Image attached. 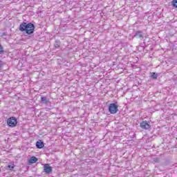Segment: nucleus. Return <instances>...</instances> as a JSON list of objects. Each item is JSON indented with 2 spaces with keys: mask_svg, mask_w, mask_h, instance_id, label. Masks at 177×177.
<instances>
[{
  "mask_svg": "<svg viewBox=\"0 0 177 177\" xmlns=\"http://www.w3.org/2000/svg\"><path fill=\"white\" fill-rule=\"evenodd\" d=\"M44 171L48 174H52V171H53L52 167H50L49 164H45L44 166Z\"/></svg>",
  "mask_w": 177,
  "mask_h": 177,
  "instance_id": "39448f33",
  "label": "nucleus"
},
{
  "mask_svg": "<svg viewBox=\"0 0 177 177\" xmlns=\"http://www.w3.org/2000/svg\"><path fill=\"white\" fill-rule=\"evenodd\" d=\"M36 147L37 149H42L44 147V142L42 141L39 140L36 142Z\"/></svg>",
  "mask_w": 177,
  "mask_h": 177,
  "instance_id": "6e6552de",
  "label": "nucleus"
},
{
  "mask_svg": "<svg viewBox=\"0 0 177 177\" xmlns=\"http://www.w3.org/2000/svg\"><path fill=\"white\" fill-rule=\"evenodd\" d=\"M41 102L43 104H48V103H50L49 98H46L44 96H41Z\"/></svg>",
  "mask_w": 177,
  "mask_h": 177,
  "instance_id": "423d86ee",
  "label": "nucleus"
},
{
  "mask_svg": "<svg viewBox=\"0 0 177 177\" xmlns=\"http://www.w3.org/2000/svg\"><path fill=\"white\" fill-rule=\"evenodd\" d=\"M7 124L9 127H16V125L17 124V120H16V118H10L8 120H7Z\"/></svg>",
  "mask_w": 177,
  "mask_h": 177,
  "instance_id": "7ed1b4c3",
  "label": "nucleus"
},
{
  "mask_svg": "<svg viewBox=\"0 0 177 177\" xmlns=\"http://www.w3.org/2000/svg\"><path fill=\"white\" fill-rule=\"evenodd\" d=\"M35 30V26L32 23L23 22L19 25V31L21 32H26L28 35H31L34 34V30Z\"/></svg>",
  "mask_w": 177,
  "mask_h": 177,
  "instance_id": "f257e3e1",
  "label": "nucleus"
},
{
  "mask_svg": "<svg viewBox=\"0 0 177 177\" xmlns=\"http://www.w3.org/2000/svg\"><path fill=\"white\" fill-rule=\"evenodd\" d=\"M3 53V47L0 44V55H2Z\"/></svg>",
  "mask_w": 177,
  "mask_h": 177,
  "instance_id": "ddd939ff",
  "label": "nucleus"
},
{
  "mask_svg": "<svg viewBox=\"0 0 177 177\" xmlns=\"http://www.w3.org/2000/svg\"><path fill=\"white\" fill-rule=\"evenodd\" d=\"M3 66V62L2 61H0V68Z\"/></svg>",
  "mask_w": 177,
  "mask_h": 177,
  "instance_id": "2eb2a0df",
  "label": "nucleus"
},
{
  "mask_svg": "<svg viewBox=\"0 0 177 177\" xmlns=\"http://www.w3.org/2000/svg\"><path fill=\"white\" fill-rule=\"evenodd\" d=\"M109 111L111 114H117L118 113V104L117 103L109 104Z\"/></svg>",
  "mask_w": 177,
  "mask_h": 177,
  "instance_id": "f03ea898",
  "label": "nucleus"
},
{
  "mask_svg": "<svg viewBox=\"0 0 177 177\" xmlns=\"http://www.w3.org/2000/svg\"><path fill=\"white\" fill-rule=\"evenodd\" d=\"M171 5L174 8H177V0H173L171 2Z\"/></svg>",
  "mask_w": 177,
  "mask_h": 177,
  "instance_id": "9b49d317",
  "label": "nucleus"
},
{
  "mask_svg": "<svg viewBox=\"0 0 177 177\" xmlns=\"http://www.w3.org/2000/svg\"><path fill=\"white\" fill-rule=\"evenodd\" d=\"M54 46L55 48H59L60 46V41L57 40L55 41Z\"/></svg>",
  "mask_w": 177,
  "mask_h": 177,
  "instance_id": "f8f14e48",
  "label": "nucleus"
},
{
  "mask_svg": "<svg viewBox=\"0 0 177 177\" xmlns=\"http://www.w3.org/2000/svg\"><path fill=\"white\" fill-rule=\"evenodd\" d=\"M157 77H158V75L156 73H151V78L153 80H157Z\"/></svg>",
  "mask_w": 177,
  "mask_h": 177,
  "instance_id": "9d476101",
  "label": "nucleus"
},
{
  "mask_svg": "<svg viewBox=\"0 0 177 177\" xmlns=\"http://www.w3.org/2000/svg\"><path fill=\"white\" fill-rule=\"evenodd\" d=\"M8 168L10 170L13 169L15 168V165H8Z\"/></svg>",
  "mask_w": 177,
  "mask_h": 177,
  "instance_id": "4468645a",
  "label": "nucleus"
},
{
  "mask_svg": "<svg viewBox=\"0 0 177 177\" xmlns=\"http://www.w3.org/2000/svg\"><path fill=\"white\" fill-rule=\"evenodd\" d=\"M37 161H38V158H37V157H35V156H32L29 160V162L30 164H35V162H37Z\"/></svg>",
  "mask_w": 177,
  "mask_h": 177,
  "instance_id": "1a4fd4ad",
  "label": "nucleus"
},
{
  "mask_svg": "<svg viewBox=\"0 0 177 177\" xmlns=\"http://www.w3.org/2000/svg\"><path fill=\"white\" fill-rule=\"evenodd\" d=\"M134 38H143V32H142V31H136L134 35Z\"/></svg>",
  "mask_w": 177,
  "mask_h": 177,
  "instance_id": "0eeeda50",
  "label": "nucleus"
},
{
  "mask_svg": "<svg viewBox=\"0 0 177 177\" xmlns=\"http://www.w3.org/2000/svg\"><path fill=\"white\" fill-rule=\"evenodd\" d=\"M140 128H142V129H149V128H150V122L142 121L140 123Z\"/></svg>",
  "mask_w": 177,
  "mask_h": 177,
  "instance_id": "20e7f679",
  "label": "nucleus"
}]
</instances>
